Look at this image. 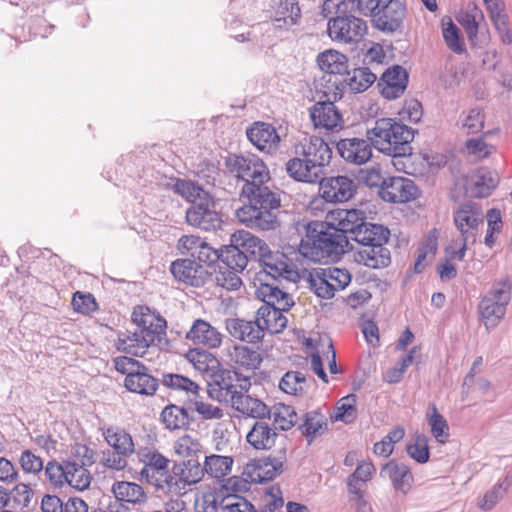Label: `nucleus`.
<instances>
[{
  "instance_id": "c9c22d12",
  "label": "nucleus",
  "mask_w": 512,
  "mask_h": 512,
  "mask_svg": "<svg viewBox=\"0 0 512 512\" xmlns=\"http://www.w3.org/2000/svg\"><path fill=\"white\" fill-rule=\"evenodd\" d=\"M316 384L314 377L306 376L300 371L286 372L279 382V388L291 395H303Z\"/></svg>"
},
{
  "instance_id": "a18cd8bd",
  "label": "nucleus",
  "mask_w": 512,
  "mask_h": 512,
  "mask_svg": "<svg viewBox=\"0 0 512 512\" xmlns=\"http://www.w3.org/2000/svg\"><path fill=\"white\" fill-rule=\"evenodd\" d=\"M437 246V232L434 229L429 232L418 248V255L414 264V270L416 273H421L427 264L434 258Z\"/></svg>"
},
{
  "instance_id": "9d476101",
  "label": "nucleus",
  "mask_w": 512,
  "mask_h": 512,
  "mask_svg": "<svg viewBox=\"0 0 512 512\" xmlns=\"http://www.w3.org/2000/svg\"><path fill=\"white\" fill-rule=\"evenodd\" d=\"M250 387V376L231 369H218L207 383V393L213 400L232 405L240 393L248 392Z\"/></svg>"
},
{
  "instance_id": "b1692460",
  "label": "nucleus",
  "mask_w": 512,
  "mask_h": 512,
  "mask_svg": "<svg viewBox=\"0 0 512 512\" xmlns=\"http://www.w3.org/2000/svg\"><path fill=\"white\" fill-rule=\"evenodd\" d=\"M310 118L316 128L334 130L341 128L343 118L340 111L330 100L318 101L309 110Z\"/></svg>"
},
{
  "instance_id": "72a5a7b5",
  "label": "nucleus",
  "mask_w": 512,
  "mask_h": 512,
  "mask_svg": "<svg viewBox=\"0 0 512 512\" xmlns=\"http://www.w3.org/2000/svg\"><path fill=\"white\" fill-rule=\"evenodd\" d=\"M231 242L240 246L244 250V254L247 256L249 254L256 261L270 249V246L263 239L244 230L233 233Z\"/></svg>"
},
{
  "instance_id": "1a4fd4ad",
  "label": "nucleus",
  "mask_w": 512,
  "mask_h": 512,
  "mask_svg": "<svg viewBox=\"0 0 512 512\" xmlns=\"http://www.w3.org/2000/svg\"><path fill=\"white\" fill-rule=\"evenodd\" d=\"M138 456L144 466L140 471L141 478L164 493L176 492L179 489L175 477L169 471L170 460L155 449H140Z\"/></svg>"
},
{
  "instance_id": "2f4dec72",
  "label": "nucleus",
  "mask_w": 512,
  "mask_h": 512,
  "mask_svg": "<svg viewBox=\"0 0 512 512\" xmlns=\"http://www.w3.org/2000/svg\"><path fill=\"white\" fill-rule=\"evenodd\" d=\"M112 492L120 506L124 503L142 504L147 500V495L143 487L135 482L117 481L112 485Z\"/></svg>"
},
{
  "instance_id": "13d9d810",
  "label": "nucleus",
  "mask_w": 512,
  "mask_h": 512,
  "mask_svg": "<svg viewBox=\"0 0 512 512\" xmlns=\"http://www.w3.org/2000/svg\"><path fill=\"white\" fill-rule=\"evenodd\" d=\"M432 414L429 416L428 422L431 427V433L440 443L445 442V438L449 436V427L445 418L438 412L436 406H431Z\"/></svg>"
},
{
  "instance_id": "aec40b11",
  "label": "nucleus",
  "mask_w": 512,
  "mask_h": 512,
  "mask_svg": "<svg viewBox=\"0 0 512 512\" xmlns=\"http://www.w3.org/2000/svg\"><path fill=\"white\" fill-rule=\"evenodd\" d=\"M454 223L465 241L475 242L478 228L483 224V213L478 205L465 203L454 212Z\"/></svg>"
},
{
  "instance_id": "f3484780",
  "label": "nucleus",
  "mask_w": 512,
  "mask_h": 512,
  "mask_svg": "<svg viewBox=\"0 0 512 512\" xmlns=\"http://www.w3.org/2000/svg\"><path fill=\"white\" fill-rule=\"evenodd\" d=\"M418 192V187L413 180L402 176H392L385 179L384 187L378 191V194L386 202L406 203L416 199Z\"/></svg>"
},
{
  "instance_id": "6e6d98bb",
  "label": "nucleus",
  "mask_w": 512,
  "mask_h": 512,
  "mask_svg": "<svg viewBox=\"0 0 512 512\" xmlns=\"http://www.w3.org/2000/svg\"><path fill=\"white\" fill-rule=\"evenodd\" d=\"M443 26V38L448 48L456 54H462L465 52V44L463 39L460 37L458 27L449 18L448 22H442Z\"/></svg>"
},
{
  "instance_id": "774afa93",
  "label": "nucleus",
  "mask_w": 512,
  "mask_h": 512,
  "mask_svg": "<svg viewBox=\"0 0 512 512\" xmlns=\"http://www.w3.org/2000/svg\"><path fill=\"white\" fill-rule=\"evenodd\" d=\"M19 463L25 473L38 474L43 469V461L30 450H24L19 458Z\"/></svg>"
},
{
  "instance_id": "c03bdc74",
  "label": "nucleus",
  "mask_w": 512,
  "mask_h": 512,
  "mask_svg": "<svg viewBox=\"0 0 512 512\" xmlns=\"http://www.w3.org/2000/svg\"><path fill=\"white\" fill-rule=\"evenodd\" d=\"M273 418L274 428L287 431L291 429L298 420L297 413L292 406L278 403L270 409V419Z\"/></svg>"
},
{
  "instance_id": "412c9836",
  "label": "nucleus",
  "mask_w": 512,
  "mask_h": 512,
  "mask_svg": "<svg viewBox=\"0 0 512 512\" xmlns=\"http://www.w3.org/2000/svg\"><path fill=\"white\" fill-rule=\"evenodd\" d=\"M372 145L368 138H345L337 142L336 148L347 163L362 165L371 159Z\"/></svg>"
},
{
  "instance_id": "0eeeda50",
  "label": "nucleus",
  "mask_w": 512,
  "mask_h": 512,
  "mask_svg": "<svg viewBox=\"0 0 512 512\" xmlns=\"http://www.w3.org/2000/svg\"><path fill=\"white\" fill-rule=\"evenodd\" d=\"M389 237L390 230L387 227L365 221L356 236H349L350 240L361 245V249L356 253V261L373 269L388 267L391 255L385 245Z\"/></svg>"
},
{
  "instance_id": "37998d69",
  "label": "nucleus",
  "mask_w": 512,
  "mask_h": 512,
  "mask_svg": "<svg viewBox=\"0 0 512 512\" xmlns=\"http://www.w3.org/2000/svg\"><path fill=\"white\" fill-rule=\"evenodd\" d=\"M508 304L483 297L479 304V312L487 328L496 327L505 316Z\"/></svg>"
},
{
  "instance_id": "7ed1b4c3",
  "label": "nucleus",
  "mask_w": 512,
  "mask_h": 512,
  "mask_svg": "<svg viewBox=\"0 0 512 512\" xmlns=\"http://www.w3.org/2000/svg\"><path fill=\"white\" fill-rule=\"evenodd\" d=\"M349 250H353L349 236L322 221L308 223L299 245L300 254L315 263L336 262Z\"/></svg>"
},
{
  "instance_id": "473e14b6",
  "label": "nucleus",
  "mask_w": 512,
  "mask_h": 512,
  "mask_svg": "<svg viewBox=\"0 0 512 512\" xmlns=\"http://www.w3.org/2000/svg\"><path fill=\"white\" fill-rule=\"evenodd\" d=\"M247 392H241L233 401L231 407L238 412L259 420L270 419V408L258 398H254Z\"/></svg>"
},
{
  "instance_id": "864d4df0",
  "label": "nucleus",
  "mask_w": 512,
  "mask_h": 512,
  "mask_svg": "<svg viewBox=\"0 0 512 512\" xmlns=\"http://www.w3.org/2000/svg\"><path fill=\"white\" fill-rule=\"evenodd\" d=\"M512 483V471H508L502 482L497 483L487 491L479 504L483 510H491L507 492Z\"/></svg>"
},
{
  "instance_id": "8fccbe9b",
  "label": "nucleus",
  "mask_w": 512,
  "mask_h": 512,
  "mask_svg": "<svg viewBox=\"0 0 512 512\" xmlns=\"http://www.w3.org/2000/svg\"><path fill=\"white\" fill-rule=\"evenodd\" d=\"M374 472L375 467L372 462L359 463L355 471L347 479L348 492L358 493L359 490H363L362 486L371 479Z\"/></svg>"
},
{
  "instance_id": "338daca9",
  "label": "nucleus",
  "mask_w": 512,
  "mask_h": 512,
  "mask_svg": "<svg viewBox=\"0 0 512 512\" xmlns=\"http://www.w3.org/2000/svg\"><path fill=\"white\" fill-rule=\"evenodd\" d=\"M190 409L196 411L204 420H219L224 416L223 410L218 406L199 400L191 401Z\"/></svg>"
},
{
  "instance_id": "a211bd4d",
  "label": "nucleus",
  "mask_w": 512,
  "mask_h": 512,
  "mask_svg": "<svg viewBox=\"0 0 512 512\" xmlns=\"http://www.w3.org/2000/svg\"><path fill=\"white\" fill-rule=\"evenodd\" d=\"M170 271L175 279L193 287L204 286L211 276L207 268L188 258L173 261Z\"/></svg>"
},
{
  "instance_id": "9b49d317",
  "label": "nucleus",
  "mask_w": 512,
  "mask_h": 512,
  "mask_svg": "<svg viewBox=\"0 0 512 512\" xmlns=\"http://www.w3.org/2000/svg\"><path fill=\"white\" fill-rule=\"evenodd\" d=\"M224 165L230 174L243 182L242 186L252 183L263 184L271 180L267 165L259 156L252 153L229 154L224 159Z\"/></svg>"
},
{
  "instance_id": "423d86ee",
  "label": "nucleus",
  "mask_w": 512,
  "mask_h": 512,
  "mask_svg": "<svg viewBox=\"0 0 512 512\" xmlns=\"http://www.w3.org/2000/svg\"><path fill=\"white\" fill-rule=\"evenodd\" d=\"M414 135L415 130L392 118L377 119L366 132L376 149L392 157L410 156Z\"/></svg>"
},
{
  "instance_id": "6e6552de",
  "label": "nucleus",
  "mask_w": 512,
  "mask_h": 512,
  "mask_svg": "<svg viewBox=\"0 0 512 512\" xmlns=\"http://www.w3.org/2000/svg\"><path fill=\"white\" fill-rule=\"evenodd\" d=\"M363 16L370 17L375 29L394 33L403 29L406 5L402 0H360Z\"/></svg>"
},
{
  "instance_id": "5701e85b",
  "label": "nucleus",
  "mask_w": 512,
  "mask_h": 512,
  "mask_svg": "<svg viewBox=\"0 0 512 512\" xmlns=\"http://www.w3.org/2000/svg\"><path fill=\"white\" fill-rule=\"evenodd\" d=\"M246 135L248 140L260 151L272 153L277 150L280 143L274 126L265 122H255L247 128Z\"/></svg>"
},
{
  "instance_id": "f257e3e1",
  "label": "nucleus",
  "mask_w": 512,
  "mask_h": 512,
  "mask_svg": "<svg viewBox=\"0 0 512 512\" xmlns=\"http://www.w3.org/2000/svg\"><path fill=\"white\" fill-rule=\"evenodd\" d=\"M248 184L242 186L240 196L247 200L236 210V217L246 227L257 231H276L282 225V191L275 186Z\"/></svg>"
},
{
  "instance_id": "a19ab883",
  "label": "nucleus",
  "mask_w": 512,
  "mask_h": 512,
  "mask_svg": "<svg viewBox=\"0 0 512 512\" xmlns=\"http://www.w3.org/2000/svg\"><path fill=\"white\" fill-rule=\"evenodd\" d=\"M159 382L158 379L148 374V368L141 369L135 375H131L128 380L124 381V386L131 392L141 395H153Z\"/></svg>"
},
{
  "instance_id": "ddd939ff",
  "label": "nucleus",
  "mask_w": 512,
  "mask_h": 512,
  "mask_svg": "<svg viewBox=\"0 0 512 512\" xmlns=\"http://www.w3.org/2000/svg\"><path fill=\"white\" fill-rule=\"evenodd\" d=\"M328 36L335 42L355 44L360 42L367 33V24L363 19L353 16L348 18L330 19L327 23Z\"/></svg>"
},
{
  "instance_id": "dca6fc26",
  "label": "nucleus",
  "mask_w": 512,
  "mask_h": 512,
  "mask_svg": "<svg viewBox=\"0 0 512 512\" xmlns=\"http://www.w3.org/2000/svg\"><path fill=\"white\" fill-rule=\"evenodd\" d=\"M256 272L253 278L254 285L266 281H279L284 274L290 273L287 258L280 251L271 248L257 260Z\"/></svg>"
},
{
  "instance_id": "0e129e2a",
  "label": "nucleus",
  "mask_w": 512,
  "mask_h": 512,
  "mask_svg": "<svg viewBox=\"0 0 512 512\" xmlns=\"http://www.w3.org/2000/svg\"><path fill=\"white\" fill-rule=\"evenodd\" d=\"M408 455L418 463H426L429 460L430 452L424 436H417L414 443L406 447Z\"/></svg>"
},
{
  "instance_id": "4468645a",
  "label": "nucleus",
  "mask_w": 512,
  "mask_h": 512,
  "mask_svg": "<svg viewBox=\"0 0 512 512\" xmlns=\"http://www.w3.org/2000/svg\"><path fill=\"white\" fill-rule=\"evenodd\" d=\"M319 193L326 202L342 203L352 199L357 192V183L346 175L321 178L317 181Z\"/></svg>"
},
{
  "instance_id": "5fc2aeb1",
  "label": "nucleus",
  "mask_w": 512,
  "mask_h": 512,
  "mask_svg": "<svg viewBox=\"0 0 512 512\" xmlns=\"http://www.w3.org/2000/svg\"><path fill=\"white\" fill-rule=\"evenodd\" d=\"M356 400L357 396L355 394L343 397L339 401L337 411L332 418L335 421H342L346 424L352 423L357 418Z\"/></svg>"
},
{
  "instance_id": "09e8293b",
  "label": "nucleus",
  "mask_w": 512,
  "mask_h": 512,
  "mask_svg": "<svg viewBox=\"0 0 512 512\" xmlns=\"http://www.w3.org/2000/svg\"><path fill=\"white\" fill-rule=\"evenodd\" d=\"M174 191L185 198L191 204L199 202L202 198H208L211 194L200 185L190 180L177 179L174 183Z\"/></svg>"
},
{
  "instance_id": "bb28decb",
  "label": "nucleus",
  "mask_w": 512,
  "mask_h": 512,
  "mask_svg": "<svg viewBox=\"0 0 512 512\" xmlns=\"http://www.w3.org/2000/svg\"><path fill=\"white\" fill-rule=\"evenodd\" d=\"M186 339L195 345H202L208 349L218 348L222 343L221 333L203 319H196L193 322L186 333Z\"/></svg>"
},
{
  "instance_id": "6ab92c4d",
  "label": "nucleus",
  "mask_w": 512,
  "mask_h": 512,
  "mask_svg": "<svg viewBox=\"0 0 512 512\" xmlns=\"http://www.w3.org/2000/svg\"><path fill=\"white\" fill-rule=\"evenodd\" d=\"M340 81H334L335 91H333L334 98H341L345 90L352 93H361L366 91L377 80L376 74L370 67H358L352 71H348Z\"/></svg>"
},
{
  "instance_id": "cd10ccee",
  "label": "nucleus",
  "mask_w": 512,
  "mask_h": 512,
  "mask_svg": "<svg viewBox=\"0 0 512 512\" xmlns=\"http://www.w3.org/2000/svg\"><path fill=\"white\" fill-rule=\"evenodd\" d=\"M332 226L347 236H356L366 221V215L359 209H339L331 214Z\"/></svg>"
},
{
  "instance_id": "f8f14e48",
  "label": "nucleus",
  "mask_w": 512,
  "mask_h": 512,
  "mask_svg": "<svg viewBox=\"0 0 512 512\" xmlns=\"http://www.w3.org/2000/svg\"><path fill=\"white\" fill-rule=\"evenodd\" d=\"M219 202L213 196L202 198L186 210V221L190 226L203 231H217L224 224L223 214L218 210Z\"/></svg>"
},
{
  "instance_id": "de8ad7c7",
  "label": "nucleus",
  "mask_w": 512,
  "mask_h": 512,
  "mask_svg": "<svg viewBox=\"0 0 512 512\" xmlns=\"http://www.w3.org/2000/svg\"><path fill=\"white\" fill-rule=\"evenodd\" d=\"M66 469L68 473L67 484L70 487L78 491H84L89 488L92 477L87 467L79 466L75 461H67Z\"/></svg>"
},
{
  "instance_id": "58836bf2",
  "label": "nucleus",
  "mask_w": 512,
  "mask_h": 512,
  "mask_svg": "<svg viewBox=\"0 0 512 512\" xmlns=\"http://www.w3.org/2000/svg\"><path fill=\"white\" fill-rule=\"evenodd\" d=\"M326 273L327 268H313L308 272L307 282L317 297L331 299L335 295V288Z\"/></svg>"
},
{
  "instance_id": "7c9ffc66",
  "label": "nucleus",
  "mask_w": 512,
  "mask_h": 512,
  "mask_svg": "<svg viewBox=\"0 0 512 512\" xmlns=\"http://www.w3.org/2000/svg\"><path fill=\"white\" fill-rule=\"evenodd\" d=\"M498 183L499 176L495 171L486 167L478 168L470 177L471 195L476 198L488 197Z\"/></svg>"
},
{
  "instance_id": "69168bd1",
  "label": "nucleus",
  "mask_w": 512,
  "mask_h": 512,
  "mask_svg": "<svg viewBox=\"0 0 512 512\" xmlns=\"http://www.w3.org/2000/svg\"><path fill=\"white\" fill-rule=\"evenodd\" d=\"M114 365L118 372L126 375L125 380H128L131 375H135L141 369H145L144 364L134 358L127 356H120L115 358Z\"/></svg>"
},
{
  "instance_id": "4d7b16f0",
  "label": "nucleus",
  "mask_w": 512,
  "mask_h": 512,
  "mask_svg": "<svg viewBox=\"0 0 512 512\" xmlns=\"http://www.w3.org/2000/svg\"><path fill=\"white\" fill-rule=\"evenodd\" d=\"M66 468L67 461H63L61 464L54 460L47 463L45 475L55 488H61L63 485L67 484L68 473Z\"/></svg>"
},
{
  "instance_id": "4be33fe9",
  "label": "nucleus",
  "mask_w": 512,
  "mask_h": 512,
  "mask_svg": "<svg viewBox=\"0 0 512 512\" xmlns=\"http://www.w3.org/2000/svg\"><path fill=\"white\" fill-rule=\"evenodd\" d=\"M407 84L408 73L400 65L388 68L378 81L382 96L389 100L399 98L405 92Z\"/></svg>"
},
{
  "instance_id": "bf43d9fd",
  "label": "nucleus",
  "mask_w": 512,
  "mask_h": 512,
  "mask_svg": "<svg viewBox=\"0 0 512 512\" xmlns=\"http://www.w3.org/2000/svg\"><path fill=\"white\" fill-rule=\"evenodd\" d=\"M162 383L169 388L183 390L192 394H197L199 386L189 378L180 374L163 375Z\"/></svg>"
},
{
  "instance_id": "20e7f679",
  "label": "nucleus",
  "mask_w": 512,
  "mask_h": 512,
  "mask_svg": "<svg viewBox=\"0 0 512 512\" xmlns=\"http://www.w3.org/2000/svg\"><path fill=\"white\" fill-rule=\"evenodd\" d=\"M132 320L137 329L124 337H119L117 348L135 357H143L147 348L158 344L166 335L167 322L155 315L148 307L137 306L132 312Z\"/></svg>"
},
{
  "instance_id": "3c124183",
  "label": "nucleus",
  "mask_w": 512,
  "mask_h": 512,
  "mask_svg": "<svg viewBox=\"0 0 512 512\" xmlns=\"http://www.w3.org/2000/svg\"><path fill=\"white\" fill-rule=\"evenodd\" d=\"M186 358L201 372H208L219 366V361L212 353L200 348L190 349Z\"/></svg>"
},
{
  "instance_id": "603ef678",
  "label": "nucleus",
  "mask_w": 512,
  "mask_h": 512,
  "mask_svg": "<svg viewBox=\"0 0 512 512\" xmlns=\"http://www.w3.org/2000/svg\"><path fill=\"white\" fill-rule=\"evenodd\" d=\"M233 459L229 456L211 455L205 457L204 469L214 478H222L230 473Z\"/></svg>"
},
{
  "instance_id": "c85d7f7f",
  "label": "nucleus",
  "mask_w": 512,
  "mask_h": 512,
  "mask_svg": "<svg viewBox=\"0 0 512 512\" xmlns=\"http://www.w3.org/2000/svg\"><path fill=\"white\" fill-rule=\"evenodd\" d=\"M281 308L261 306L256 312V321L261 325L262 333L265 331L270 334H279L283 332L288 324V319Z\"/></svg>"
},
{
  "instance_id": "4c0bfd02",
  "label": "nucleus",
  "mask_w": 512,
  "mask_h": 512,
  "mask_svg": "<svg viewBox=\"0 0 512 512\" xmlns=\"http://www.w3.org/2000/svg\"><path fill=\"white\" fill-rule=\"evenodd\" d=\"M161 421L169 430L188 429L194 418L188 410L175 404L167 405L161 412Z\"/></svg>"
},
{
  "instance_id": "a878e982",
  "label": "nucleus",
  "mask_w": 512,
  "mask_h": 512,
  "mask_svg": "<svg viewBox=\"0 0 512 512\" xmlns=\"http://www.w3.org/2000/svg\"><path fill=\"white\" fill-rule=\"evenodd\" d=\"M225 326L231 337L246 343H259L264 338L261 325L256 321L241 318H228Z\"/></svg>"
},
{
  "instance_id": "2eb2a0df",
  "label": "nucleus",
  "mask_w": 512,
  "mask_h": 512,
  "mask_svg": "<svg viewBox=\"0 0 512 512\" xmlns=\"http://www.w3.org/2000/svg\"><path fill=\"white\" fill-rule=\"evenodd\" d=\"M317 63L324 73L322 81L325 82L328 90L325 91V94L333 93L335 91L334 81L341 82L340 79H343L349 71L347 57L336 50H326L318 55Z\"/></svg>"
},
{
  "instance_id": "f704fd0d",
  "label": "nucleus",
  "mask_w": 512,
  "mask_h": 512,
  "mask_svg": "<svg viewBox=\"0 0 512 512\" xmlns=\"http://www.w3.org/2000/svg\"><path fill=\"white\" fill-rule=\"evenodd\" d=\"M360 0H325L322 5V15L328 21L336 18H348L355 16L353 13L363 15Z\"/></svg>"
},
{
  "instance_id": "680f3d73",
  "label": "nucleus",
  "mask_w": 512,
  "mask_h": 512,
  "mask_svg": "<svg viewBox=\"0 0 512 512\" xmlns=\"http://www.w3.org/2000/svg\"><path fill=\"white\" fill-rule=\"evenodd\" d=\"M511 286V280L508 277L495 281L491 290L484 297L508 304L511 298Z\"/></svg>"
},
{
  "instance_id": "e433bc0d",
  "label": "nucleus",
  "mask_w": 512,
  "mask_h": 512,
  "mask_svg": "<svg viewBox=\"0 0 512 512\" xmlns=\"http://www.w3.org/2000/svg\"><path fill=\"white\" fill-rule=\"evenodd\" d=\"M103 437L110 447L124 457H130L134 451L132 436L119 427H108L103 431Z\"/></svg>"
},
{
  "instance_id": "49530a36",
  "label": "nucleus",
  "mask_w": 512,
  "mask_h": 512,
  "mask_svg": "<svg viewBox=\"0 0 512 512\" xmlns=\"http://www.w3.org/2000/svg\"><path fill=\"white\" fill-rule=\"evenodd\" d=\"M233 360L245 370L254 371L263 361L262 354L245 345H236L234 347Z\"/></svg>"
},
{
  "instance_id": "ea45409f",
  "label": "nucleus",
  "mask_w": 512,
  "mask_h": 512,
  "mask_svg": "<svg viewBox=\"0 0 512 512\" xmlns=\"http://www.w3.org/2000/svg\"><path fill=\"white\" fill-rule=\"evenodd\" d=\"M220 264L223 269H233L235 272H243L248 265V256L236 243L224 246L220 250Z\"/></svg>"
},
{
  "instance_id": "e2e57ef3",
  "label": "nucleus",
  "mask_w": 512,
  "mask_h": 512,
  "mask_svg": "<svg viewBox=\"0 0 512 512\" xmlns=\"http://www.w3.org/2000/svg\"><path fill=\"white\" fill-rule=\"evenodd\" d=\"M74 309L82 314H89L98 309V304L94 296L90 293L77 291L72 298Z\"/></svg>"
},
{
  "instance_id": "79ce46f5",
  "label": "nucleus",
  "mask_w": 512,
  "mask_h": 512,
  "mask_svg": "<svg viewBox=\"0 0 512 512\" xmlns=\"http://www.w3.org/2000/svg\"><path fill=\"white\" fill-rule=\"evenodd\" d=\"M299 428L310 443L314 437L327 430V417L318 410L309 411L305 413L304 423Z\"/></svg>"
},
{
  "instance_id": "f03ea898",
  "label": "nucleus",
  "mask_w": 512,
  "mask_h": 512,
  "mask_svg": "<svg viewBox=\"0 0 512 512\" xmlns=\"http://www.w3.org/2000/svg\"><path fill=\"white\" fill-rule=\"evenodd\" d=\"M247 442L256 450H270L277 441H281V447L275 455H270L252 461L246 466V473L251 482L264 483L271 481L283 472L287 460L286 437L276 432L267 422L258 420L254 423L246 435Z\"/></svg>"
},
{
  "instance_id": "39448f33",
  "label": "nucleus",
  "mask_w": 512,
  "mask_h": 512,
  "mask_svg": "<svg viewBox=\"0 0 512 512\" xmlns=\"http://www.w3.org/2000/svg\"><path fill=\"white\" fill-rule=\"evenodd\" d=\"M300 155L286 162L287 174L295 181L316 184L325 175V167L331 161V147L322 138L312 136L302 145Z\"/></svg>"
},
{
  "instance_id": "052dcab7",
  "label": "nucleus",
  "mask_w": 512,
  "mask_h": 512,
  "mask_svg": "<svg viewBox=\"0 0 512 512\" xmlns=\"http://www.w3.org/2000/svg\"><path fill=\"white\" fill-rule=\"evenodd\" d=\"M241 272H235L233 269H223L219 265V270L215 275V281L218 286L225 288L226 290H237L242 285V280L239 276Z\"/></svg>"
},
{
  "instance_id": "393cba45",
  "label": "nucleus",
  "mask_w": 512,
  "mask_h": 512,
  "mask_svg": "<svg viewBox=\"0 0 512 512\" xmlns=\"http://www.w3.org/2000/svg\"><path fill=\"white\" fill-rule=\"evenodd\" d=\"M278 281H266L257 283L256 295L263 301L262 306L290 310L294 306L292 296L277 286Z\"/></svg>"
},
{
  "instance_id": "c756f323",
  "label": "nucleus",
  "mask_w": 512,
  "mask_h": 512,
  "mask_svg": "<svg viewBox=\"0 0 512 512\" xmlns=\"http://www.w3.org/2000/svg\"><path fill=\"white\" fill-rule=\"evenodd\" d=\"M380 474L383 477L387 476L391 480L393 487L404 494L410 490L414 480L410 468L396 460L386 463L382 467Z\"/></svg>"
}]
</instances>
